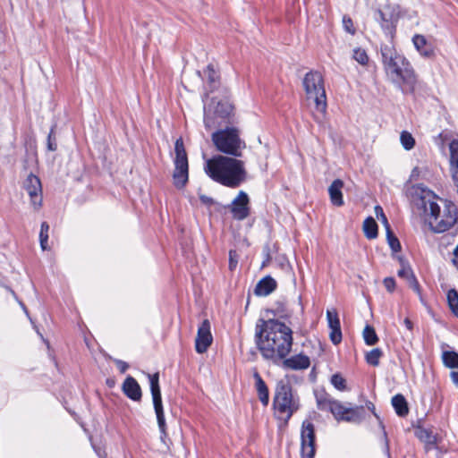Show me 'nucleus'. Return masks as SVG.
<instances>
[{
    "label": "nucleus",
    "mask_w": 458,
    "mask_h": 458,
    "mask_svg": "<svg viewBox=\"0 0 458 458\" xmlns=\"http://www.w3.org/2000/svg\"><path fill=\"white\" fill-rule=\"evenodd\" d=\"M400 140H401L402 146L406 150H411V148H413V147L415 145L414 138L412 137V135L410 132H408L406 131H402L401 136H400Z\"/></svg>",
    "instance_id": "34"
},
{
    "label": "nucleus",
    "mask_w": 458,
    "mask_h": 458,
    "mask_svg": "<svg viewBox=\"0 0 458 458\" xmlns=\"http://www.w3.org/2000/svg\"><path fill=\"white\" fill-rule=\"evenodd\" d=\"M446 300L451 312L458 318V292L453 288L447 292Z\"/></svg>",
    "instance_id": "28"
},
{
    "label": "nucleus",
    "mask_w": 458,
    "mask_h": 458,
    "mask_svg": "<svg viewBox=\"0 0 458 458\" xmlns=\"http://www.w3.org/2000/svg\"><path fill=\"white\" fill-rule=\"evenodd\" d=\"M404 325L408 330L412 329L413 325H412V322L409 318L404 319Z\"/></svg>",
    "instance_id": "52"
},
{
    "label": "nucleus",
    "mask_w": 458,
    "mask_h": 458,
    "mask_svg": "<svg viewBox=\"0 0 458 458\" xmlns=\"http://www.w3.org/2000/svg\"><path fill=\"white\" fill-rule=\"evenodd\" d=\"M122 390L123 394L132 401H140L141 399V388L137 380L131 376H128L125 378Z\"/></svg>",
    "instance_id": "17"
},
{
    "label": "nucleus",
    "mask_w": 458,
    "mask_h": 458,
    "mask_svg": "<svg viewBox=\"0 0 458 458\" xmlns=\"http://www.w3.org/2000/svg\"><path fill=\"white\" fill-rule=\"evenodd\" d=\"M377 15L376 19L380 23L381 29L392 40L396 31V25L393 21V15H387L381 10L377 11Z\"/></svg>",
    "instance_id": "18"
},
{
    "label": "nucleus",
    "mask_w": 458,
    "mask_h": 458,
    "mask_svg": "<svg viewBox=\"0 0 458 458\" xmlns=\"http://www.w3.org/2000/svg\"><path fill=\"white\" fill-rule=\"evenodd\" d=\"M454 255L458 259V245L455 247L454 250Z\"/></svg>",
    "instance_id": "53"
},
{
    "label": "nucleus",
    "mask_w": 458,
    "mask_h": 458,
    "mask_svg": "<svg viewBox=\"0 0 458 458\" xmlns=\"http://www.w3.org/2000/svg\"><path fill=\"white\" fill-rule=\"evenodd\" d=\"M276 280L267 276L256 284L254 293L258 296H267L276 290Z\"/></svg>",
    "instance_id": "20"
},
{
    "label": "nucleus",
    "mask_w": 458,
    "mask_h": 458,
    "mask_svg": "<svg viewBox=\"0 0 458 458\" xmlns=\"http://www.w3.org/2000/svg\"><path fill=\"white\" fill-rule=\"evenodd\" d=\"M273 407L279 419L287 425L292 416L301 408V400L298 393L287 379H281L276 383Z\"/></svg>",
    "instance_id": "5"
},
{
    "label": "nucleus",
    "mask_w": 458,
    "mask_h": 458,
    "mask_svg": "<svg viewBox=\"0 0 458 458\" xmlns=\"http://www.w3.org/2000/svg\"><path fill=\"white\" fill-rule=\"evenodd\" d=\"M391 403L398 416L405 417L409 413L408 403L403 394H397L394 395Z\"/></svg>",
    "instance_id": "24"
},
{
    "label": "nucleus",
    "mask_w": 458,
    "mask_h": 458,
    "mask_svg": "<svg viewBox=\"0 0 458 458\" xmlns=\"http://www.w3.org/2000/svg\"><path fill=\"white\" fill-rule=\"evenodd\" d=\"M454 163L455 164V166H456V168L458 169V157H457V158L454 161Z\"/></svg>",
    "instance_id": "55"
},
{
    "label": "nucleus",
    "mask_w": 458,
    "mask_h": 458,
    "mask_svg": "<svg viewBox=\"0 0 458 458\" xmlns=\"http://www.w3.org/2000/svg\"><path fill=\"white\" fill-rule=\"evenodd\" d=\"M449 151H450V158L451 162L454 163V161L458 157V140H453L449 144Z\"/></svg>",
    "instance_id": "43"
},
{
    "label": "nucleus",
    "mask_w": 458,
    "mask_h": 458,
    "mask_svg": "<svg viewBox=\"0 0 458 458\" xmlns=\"http://www.w3.org/2000/svg\"><path fill=\"white\" fill-rule=\"evenodd\" d=\"M343 27L344 30L350 33L351 35H354L356 33V30L353 25L352 20L351 19V17L347 15H344L343 17Z\"/></svg>",
    "instance_id": "39"
},
{
    "label": "nucleus",
    "mask_w": 458,
    "mask_h": 458,
    "mask_svg": "<svg viewBox=\"0 0 458 458\" xmlns=\"http://www.w3.org/2000/svg\"><path fill=\"white\" fill-rule=\"evenodd\" d=\"M331 384L339 391L346 389V380L339 373H335L331 377Z\"/></svg>",
    "instance_id": "37"
},
{
    "label": "nucleus",
    "mask_w": 458,
    "mask_h": 458,
    "mask_svg": "<svg viewBox=\"0 0 458 458\" xmlns=\"http://www.w3.org/2000/svg\"><path fill=\"white\" fill-rule=\"evenodd\" d=\"M316 397H317V403H318V409L328 410V408H329L328 403L330 402H332L333 400L329 399L326 394H320V395L317 394Z\"/></svg>",
    "instance_id": "40"
},
{
    "label": "nucleus",
    "mask_w": 458,
    "mask_h": 458,
    "mask_svg": "<svg viewBox=\"0 0 458 458\" xmlns=\"http://www.w3.org/2000/svg\"><path fill=\"white\" fill-rule=\"evenodd\" d=\"M315 427L312 422L304 420L301 429V449L302 458H313L315 455Z\"/></svg>",
    "instance_id": "11"
},
{
    "label": "nucleus",
    "mask_w": 458,
    "mask_h": 458,
    "mask_svg": "<svg viewBox=\"0 0 458 458\" xmlns=\"http://www.w3.org/2000/svg\"><path fill=\"white\" fill-rule=\"evenodd\" d=\"M411 287L418 293H420V286L417 280V278L414 276H411V278L409 280Z\"/></svg>",
    "instance_id": "48"
},
{
    "label": "nucleus",
    "mask_w": 458,
    "mask_h": 458,
    "mask_svg": "<svg viewBox=\"0 0 458 458\" xmlns=\"http://www.w3.org/2000/svg\"><path fill=\"white\" fill-rule=\"evenodd\" d=\"M352 58L361 65H366L369 62L367 52L360 47L353 49Z\"/></svg>",
    "instance_id": "36"
},
{
    "label": "nucleus",
    "mask_w": 458,
    "mask_h": 458,
    "mask_svg": "<svg viewBox=\"0 0 458 458\" xmlns=\"http://www.w3.org/2000/svg\"><path fill=\"white\" fill-rule=\"evenodd\" d=\"M213 343V336L210 331L208 319H204L199 325L195 339V350L198 353L206 352Z\"/></svg>",
    "instance_id": "14"
},
{
    "label": "nucleus",
    "mask_w": 458,
    "mask_h": 458,
    "mask_svg": "<svg viewBox=\"0 0 458 458\" xmlns=\"http://www.w3.org/2000/svg\"><path fill=\"white\" fill-rule=\"evenodd\" d=\"M363 338L367 345H375L378 342L374 327L369 325H367L363 329Z\"/></svg>",
    "instance_id": "31"
},
{
    "label": "nucleus",
    "mask_w": 458,
    "mask_h": 458,
    "mask_svg": "<svg viewBox=\"0 0 458 458\" xmlns=\"http://www.w3.org/2000/svg\"><path fill=\"white\" fill-rule=\"evenodd\" d=\"M253 377L255 379V388L257 390L259 399L264 406H267L269 403L268 387L259 372L255 371Z\"/></svg>",
    "instance_id": "22"
},
{
    "label": "nucleus",
    "mask_w": 458,
    "mask_h": 458,
    "mask_svg": "<svg viewBox=\"0 0 458 458\" xmlns=\"http://www.w3.org/2000/svg\"><path fill=\"white\" fill-rule=\"evenodd\" d=\"M451 379L453 383L458 387V371H452L450 373Z\"/></svg>",
    "instance_id": "51"
},
{
    "label": "nucleus",
    "mask_w": 458,
    "mask_h": 458,
    "mask_svg": "<svg viewBox=\"0 0 458 458\" xmlns=\"http://www.w3.org/2000/svg\"><path fill=\"white\" fill-rule=\"evenodd\" d=\"M48 231H49V225L47 222H43L40 226V233H39V242L40 246L43 250H47V241H48Z\"/></svg>",
    "instance_id": "35"
},
{
    "label": "nucleus",
    "mask_w": 458,
    "mask_h": 458,
    "mask_svg": "<svg viewBox=\"0 0 458 458\" xmlns=\"http://www.w3.org/2000/svg\"><path fill=\"white\" fill-rule=\"evenodd\" d=\"M47 148L50 151H55L57 148V144L55 136V127L51 128L50 132L47 136Z\"/></svg>",
    "instance_id": "41"
},
{
    "label": "nucleus",
    "mask_w": 458,
    "mask_h": 458,
    "mask_svg": "<svg viewBox=\"0 0 458 458\" xmlns=\"http://www.w3.org/2000/svg\"><path fill=\"white\" fill-rule=\"evenodd\" d=\"M417 173H418V168H417V167H415V168L412 170V174H411V175H412V176H414V174H417Z\"/></svg>",
    "instance_id": "54"
},
{
    "label": "nucleus",
    "mask_w": 458,
    "mask_h": 458,
    "mask_svg": "<svg viewBox=\"0 0 458 458\" xmlns=\"http://www.w3.org/2000/svg\"><path fill=\"white\" fill-rule=\"evenodd\" d=\"M205 77L206 87L209 92L215 91L220 86V75L217 71L215 70L214 65L209 64L207 68L203 71Z\"/></svg>",
    "instance_id": "19"
},
{
    "label": "nucleus",
    "mask_w": 458,
    "mask_h": 458,
    "mask_svg": "<svg viewBox=\"0 0 458 458\" xmlns=\"http://www.w3.org/2000/svg\"><path fill=\"white\" fill-rule=\"evenodd\" d=\"M327 319L330 328L329 338L335 345H337L341 343L343 335L340 319L335 309L327 310Z\"/></svg>",
    "instance_id": "15"
},
{
    "label": "nucleus",
    "mask_w": 458,
    "mask_h": 458,
    "mask_svg": "<svg viewBox=\"0 0 458 458\" xmlns=\"http://www.w3.org/2000/svg\"><path fill=\"white\" fill-rule=\"evenodd\" d=\"M250 199L248 194L241 191L233 199L232 203L227 206L233 217L236 220L242 221L247 218L250 215Z\"/></svg>",
    "instance_id": "12"
},
{
    "label": "nucleus",
    "mask_w": 458,
    "mask_h": 458,
    "mask_svg": "<svg viewBox=\"0 0 458 458\" xmlns=\"http://www.w3.org/2000/svg\"><path fill=\"white\" fill-rule=\"evenodd\" d=\"M197 73H198V75H199V77H201V72H200V71H198V72H197Z\"/></svg>",
    "instance_id": "57"
},
{
    "label": "nucleus",
    "mask_w": 458,
    "mask_h": 458,
    "mask_svg": "<svg viewBox=\"0 0 458 458\" xmlns=\"http://www.w3.org/2000/svg\"><path fill=\"white\" fill-rule=\"evenodd\" d=\"M302 85L307 101L314 103L317 111L325 113L327 110V95L322 74L317 71H310L305 74Z\"/></svg>",
    "instance_id": "7"
},
{
    "label": "nucleus",
    "mask_w": 458,
    "mask_h": 458,
    "mask_svg": "<svg viewBox=\"0 0 458 458\" xmlns=\"http://www.w3.org/2000/svg\"><path fill=\"white\" fill-rule=\"evenodd\" d=\"M328 405V410L332 412L335 418L337 420H342V417L344 413H346L347 408L344 406L340 402L335 400L330 402Z\"/></svg>",
    "instance_id": "30"
},
{
    "label": "nucleus",
    "mask_w": 458,
    "mask_h": 458,
    "mask_svg": "<svg viewBox=\"0 0 458 458\" xmlns=\"http://www.w3.org/2000/svg\"><path fill=\"white\" fill-rule=\"evenodd\" d=\"M199 199L203 204L206 205H212L214 203V199L211 197L206 196V195H200Z\"/></svg>",
    "instance_id": "49"
},
{
    "label": "nucleus",
    "mask_w": 458,
    "mask_h": 458,
    "mask_svg": "<svg viewBox=\"0 0 458 458\" xmlns=\"http://www.w3.org/2000/svg\"><path fill=\"white\" fill-rule=\"evenodd\" d=\"M379 423H380V426H381V428L383 429V435H384V438H385V452H386V454L387 458H391L390 449H389V443H388L386 432L385 430V427H384L382 421H380Z\"/></svg>",
    "instance_id": "46"
},
{
    "label": "nucleus",
    "mask_w": 458,
    "mask_h": 458,
    "mask_svg": "<svg viewBox=\"0 0 458 458\" xmlns=\"http://www.w3.org/2000/svg\"><path fill=\"white\" fill-rule=\"evenodd\" d=\"M407 195L411 204L419 210H422L433 232L445 233L456 223L458 209L455 204L450 200L440 199L422 184L410 187Z\"/></svg>",
    "instance_id": "1"
},
{
    "label": "nucleus",
    "mask_w": 458,
    "mask_h": 458,
    "mask_svg": "<svg viewBox=\"0 0 458 458\" xmlns=\"http://www.w3.org/2000/svg\"><path fill=\"white\" fill-rule=\"evenodd\" d=\"M174 152V170L173 173L174 184L177 189H182L186 185L189 179L188 157L182 138L175 140Z\"/></svg>",
    "instance_id": "8"
},
{
    "label": "nucleus",
    "mask_w": 458,
    "mask_h": 458,
    "mask_svg": "<svg viewBox=\"0 0 458 458\" xmlns=\"http://www.w3.org/2000/svg\"><path fill=\"white\" fill-rule=\"evenodd\" d=\"M400 262L402 265L401 269L398 270L397 275L398 276L402 278H405L408 281L411 278V276H414V274L411 268V267L406 264L403 259H400Z\"/></svg>",
    "instance_id": "38"
},
{
    "label": "nucleus",
    "mask_w": 458,
    "mask_h": 458,
    "mask_svg": "<svg viewBox=\"0 0 458 458\" xmlns=\"http://www.w3.org/2000/svg\"><path fill=\"white\" fill-rule=\"evenodd\" d=\"M255 343L264 360L279 365L292 350L293 330L279 318H260L256 325Z\"/></svg>",
    "instance_id": "2"
},
{
    "label": "nucleus",
    "mask_w": 458,
    "mask_h": 458,
    "mask_svg": "<svg viewBox=\"0 0 458 458\" xmlns=\"http://www.w3.org/2000/svg\"><path fill=\"white\" fill-rule=\"evenodd\" d=\"M212 141L216 148L231 157H242V150L246 148L240 138V131L234 127H226L212 133Z\"/></svg>",
    "instance_id": "6"
},
{
    "label": "nucleus",
    "mask_w": 458,
    "mask_h": 458,
    "mask_svg": "<svg viewBox=\"0 0 458 458\" xmlns=\"http://www.w3.org/2000/svg\"><path fill=\"white\" fill-rule=\"evenodd\" d=\"M148 377L149 380L150 392L152 395L153 405L157 416L158 428L161 433L160 438L163 442H165V438L167 437V433L164 408L162 403L161 390L159 386V375L158 373L148 374Z\"/></svg>",
    "instance_id": "10"
},
{
    "label": "nucleus",
    "mask_w": 458,
    "mask_h": 458,
    "mask_svg": "<svg viewBox=\"0 0 458 458\" xmlns=\"http://www.w3.org/2000/svg\"><path fill=\"white\" fill-rule=\"evenodd\" d=\"M416 437L427 445H434L437 442V437L433 434L432 430L424 428H418L416 429Z\"/></svg>",
    "instance_id": "27"
},
{
    "label": "nucleus",
    "mask_w": 458,
    "mask_h": 458,
    "mask_svg": "<svg viewBox=\"0 0 458 458\" xmlns=\"http://www.w3.org/2000/svg\"><path fill=\"white\" fill-rule=\"evenodd\" d=\"M148 377L149 380L150 392L152 395L153 405L157 416L158 428L161 433L160 438L163 442H165V438L167 437V433L164 408L162 403L161 390L159 386V375L158 373L148 374Z\"/></svg>",
    "instance_id": "9"
},
{
    "label": "nucleus",
    "mask_w": 458,
    "mask_h": 458,
    "mask_svg": "<svg viewBox=\"0 0 458 458\" xmlns=\"http://www.w3.org/2000/svg\"><path fill=\"white\" fill-rule=\"evenodd\" d=\"M366 406H367L368 410H369L377 419H379L378 415L376 412V408H375V405L373 404V403L369 401L366 403Z\"/></svg>",
    "instance_id": "50"
},
{
    "label": "nucleus",
    "mask_w": 458,
    "mask_h": 458,
    "mask_svg": "<svg viewBox=\"0 0 458 458\" xmlns=\"http://www.w3.org/2000/svg\"><path fill=\"white\" fill-rule=\"evenodd\" d=\"M204 170L211 180L228 188L239 187L247 178L244 162L234 157L214 156L206 161Z\"/></svg>",
    "instance_id": "4"
},
{
    "label": "nucleus",
    "mask_w": 458,
    "mask_h": 458,
    "mask_svg": "<svg viewBox=\"0 0 458 458\" xmlns=\"http://www.w3.org/2000/svg\"><path fill=\"white\" fill-rule=\"evenodd\" d=\"M443 363L450 369H458V353L454 351H445L442 354Z\"/></svg>",
    "instance_id": "29"
},
{
    "label": "nucleus",
    "mask_w": 458,
    "mask_h": 458,
    "mask_svg": "<svg viewBox=\"0 0 458 458\" xmlns=\"http://www.w3.org/2000/svg\"><path fill=\"white\" fill-rule=\"evenodd\" d=\"M24 189L28 192L31 205L35 209H38L42 206V186L38 176L30 174L24 182Z\"/></svg>",
    "instance_id": "13"
},
{
    "label": "nucleus",
    "mask_w": 458,
    "mask_h": 458,
    "mask_svg": "<svg viewBox=\"0 0 458 458\" xmlns=\"http://www.w3.org/2000/svg\"><path fill=\"white\" fill-rule=\"evenodd\" d=\"M383 355V352L379 348H375L365 355L366 362L371 366L377 367L379 364V359Z\"/></svg>",
    "instance_id": "32"
},
{
    "label": "nucleus",
    "mask_w": 458,
    "mask_h": 458,
    "mask_svg": "<svg viewBox=\"0 0 458 458\" xmlns=\"http://www.w3.org/2000/svg\"><path fill=\"white\" fill-rule=\"evenodd\" d=\"M114 361L117 369H119V371L121 373H125L126 372V370L129 368V365H128L127 362H125V361H123L122 360H118V359L114 360Z\"/></svg>",
    "instance_id": "45"
},
{
    "label": "nucleus",
    "mask_w": 458,
    "mask_h": 458,
    "mask_svg": "<svg viewBox=\"0 0 458 458\" xmlns=\"http://www.w3.org/2000/svg\"><path fill=\"white\" fill-rule=\"evenodd\" d=\"M377 210H380V217H379V218H381V220H382V222H383V224H384V225H385V227H386V231H387V230H388V228H391V227H390V225H389V223H388V221H387V218H386V215L384 214L383 209H382V208H381V207L377 206V207L375 208V211H376V213H377Z\"/></svg>",
    "instance_id": "47"
},
{
    "label": "nucleus",
    "mask_w": 458,
    "mask_h": 458,
    "mask_svg": "<svg viewBox=\"0 0 458 458\" xmlns=\"http://www.w3.org/2000/svg\"><path fill=\"white\" fill-rule=\"evenodd\" d=\"M239 255L235 250H229V269L233 271L238 264Z\"/></svg>",
    "instance_id": "42"
},
{
    "label": "nucleus",
    "mask_w": 458,
    "mask_h": 458,
    "mask_svg": "<svg viewBox=\"0 0 458 458\" xmlns=\"http://www.w3.org/2000/svg\"><path fill=\"white\" fill-rule=\"evenodd\" d=\"M376 214H377V218H379L380 217L379 216H380V210H377V213H376Z\"/></svg>",
    "instance_id": "56"
},
{
    "label": "nucleus",
    "mask_w": 458,
    "mask_h": 458,
    "mask_svg": "<svg viewBox=\"0 0 458 458\" xmlns=\"http://www.w3.org/2000/svg\"><path fill=\"white\" fill-rule=\"evenodd\" d=\"M412 43L416 50L424 57H430L433 55V49L428 45L426 38L420 34H415L412 37Z\"/></svg>",
    "instance_id": "23"
},
{
    "label": "nucleus",
    "mask_w": 458,
    "mask_h": 458,
    "mask_svg": "<svg viewBox=\"0 0 458 458\" xmlns=\"http://www.w3.org/2000/svg\"><path fill=\"white\" fill-rule=\"evenodd\" d=\"M344 187V182L340 179H335L333 181L331 185L328 188V193L330 196V200L333 205L336 207H341L344 205L343 193L342 189Z\"/></svg>",
    "instance_id": "21"
},
{
    "label": "nucleus",
    "mask_w": 458,
    "mask_h": 458,
    "mask_svg": "<svg viewBox=\"0 0 458 458\" xmlns=\"http://www.w3.org/2000/svg\"><path fill=\"white\" fill-rule=\"evenodd\" d=\"M386 239L389 247L393 252H398L401 250V244L398 238L394 235L391 228L386 231Z\"/></svg>",
    "instance_id": "33"
},
{
    "label": "nucleus",
    "mask_w": 458,
    "mask_h": 458,
    "mask_svg": "<svg viewBox=\"0 0 458 458\" xmlns=\"http://www.w3.org/2000/svg\"><path fill=\"white\" fill-rule=\"evenodd\" d=\"M384 285L389 293H393L395 288V280L394 277H386L384 279Z\"/></svg>",
    "instance_id": "44"
},
{
    "label": "nucleus",
    "mask_w": 458,
    "mask_h": 458,
    "mask_svg": "<svg viewBox=\"0 0 458 458\" xmlns=\"http://www.w3.org/2000/svg\"><path fill=\"white\" fill-rule=\"evenodd\" d=\"M380 54L384 71L391 82L403 94H414L419 80L410 61L397 52L393 42L381 44Z\"/></svg>",
    "instance_id": "3"
},
{
    "label": "nucleus",
    "mask_w": 458,
    "mask_h": 458,
    "mask_svg": "<svg viewBox=\"0 0 458 458\" xmlns=\"http://www.w3.org/2000/svg\"><path fill=\"white\" fill-rule=\"evenodd\" d=\"M364 409L362 406L355 408H347L346 413L342 417V420L349 422H358L363 418Z\"/></svg>",
    "instance_id": "26"
},
{
    "label": "nucleus",
    "mask_w": 458,
    "mask_h": 458,
    "mask_svg": "<svg viewBox=\"0 0 458 458\" xmlns=\"http://www.w3.org/2000/svg\"><path fill=\"white\" fill-rule=\"evenodd\" d=\"M279 365H281L284 369L301 370L310 367V360L309 356L303 353H299L289 358H284V360L280 361Z\"/></svg>",
    "instance_id": "16"
},
{
    "label": "nucleus",
    "mask_w": 458,
    "mask_h": 458,
    "mask_svg": "<svg viewBox=\"0 0 458 458\" xmlns=\"http://www.w3.org/2000/svg\"><path fill=\"white\" fill-rule=\"evenodd\" d=\"M363 232L368 239H375L377 236V224L373 217L369 216L364 220Z\"/></svg>",
    "instance_id": "25"
}]
</instances>
